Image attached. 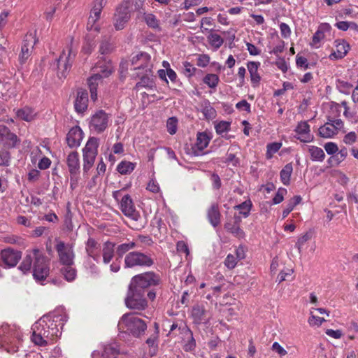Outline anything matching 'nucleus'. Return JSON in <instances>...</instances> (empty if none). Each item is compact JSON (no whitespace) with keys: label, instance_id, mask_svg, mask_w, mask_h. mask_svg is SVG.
Here are the masks:
<instances>
[{"label":"nucleus","instance_id":"obj_1","mask_svg":"<svg viewBox=\"0 0 358 358\" xmlns=\"http://www.w3.org/2000/svg\"><path fill=\"white\" fill-rule=\"evenodd\" d=\"M33 268V276L36 281L42 282L49 275V259L38 249L27 252L19 268L24 273Z\"/></svg>","mask_w":358,"mask_h":358},{"label":"nucleus","instance_id":"obj_2","mask_svg":"<svg viewBox=\"0 0 358 358\" xmlns=\"http://www.w3.org/2000/svg\"><path fill=\"white\" fill-rule=\"evenodd\" d=\"M32 342L37 345L45 346L49 340H53L61 335L57 323L48 316H43L31 327Z\"/></svg>","mask_w":358,"mask_h":358},{"label":"nucleus","instance_id":"obj_3","mask_svg":"<svg viewBox=\"0 0 358 358\" xmlns=\"http://www.w3.org/2000/svg\"><path fill=\"white\" fill-rule=\"evenodd\" d=\"M117 326L120 331L131 334L136 337L143 334L147 329L145 322L133 313L123 315Z\"/></svg>","mask_w":358,"mask_h":358},{"label":"nucleus","instance_id":"obj_4","mask_svg":"<svg viewBox=\"0 0 358 358\" xmlns=\"http://www.w3.org/2000/svg\"><path fill=\"white\" fill-rule=\"evenodd\" d=\"M99 138L91 137L83 148V175H87L88 171L93 167L96 157L98 154L99 145Z\"/></svg>","mask_w":358,"mask_h":358},{"label":"nucleus","instance_id":"obj_5","mask_svg":"<svg viewBox=\"0 0 358 358\" xmlns=\"http://www.w3.org/2000/svg\"><path fill=\"white\" fill-rule=\"evenodd\" d=\"M160 282V278L153 272H145L134 275L129 283L130 287L145 292V289L155 286Z\"/></svg>","mask_w":358,"mask_h":358},{"label":"nucleus","instance_id":"obj_6","mask_svg":"<svg viewBox=\"0 0 358 358\" xmlns=\"http://www.w3.org/2000/svg\"><path fill=\"white\" fill-rule=\"evenodd\" d=\"M124 301L126 306L131 310H143L148 307L145 292L130 286H129Z\"/></svg>","mask_w":358,"mask_h":358},{"label":"nucleus","instance_id":"obj_7","mask_svg":"<svg viewBox=\"0 0 358 358\" xmlns=\"http://www.w3.org/2000/svg\"><path fill=\"white\" fill-rule=\"evenodd\" d=\"M154 264L152 259L140 252H130L126 255L124 260V268L136 266H151Z\"/></svg>","mask_w":358,"mask_h":358},{"label":"nucleus","instance_id":"obj_8","mask_svg":"<svg viewBox=\"0 0 358 358\" xmlns=\"http://www.w3.org/2000/svg\"><path fill=\"white\" fill-rule=\"evenodd\" d=\"M130 18L129 2L124 1L117 7L113 16V25L115 29H123Z\"/></svg>","mask_w":358,"mask_h":358},{"label":"nucleus","instance_id":"obj_9","mask_svg":"<svg viewBox=\"0 0 358 358\" xmlns=\"http://www.w3.org/2000/svg\"><path fill=\"white\" fill-rule=\"evenodd\" d=\"M109 122L110 115L103 110H100L91 117L89 128L91 131L100 134L106 129Z\"/></svg>","mask_w":358,"mask_h":358},{"label":"nucleus","instance_id":"obj_10","mask_svg":"<svg viewBox=\"0 0 358 358\" xmlns=\"http://www.w3.org/2000/svg\"><path fill=\"white\" fill-rule=\"evenodd\" d=\"M76 57V52L73 50L72 45L68 47V54L64 50L59 57L57 59L58 68V76L65 78L69 71L71 64Z\"/></svg>","mask_w":358,"mask_h":358},{"label":"nucleus","instance_id":"obj_11","mask_svg":"<svg viewBox=\"0 0 358 358\" xmlns=\"http://www.w3.org/2000/svg\"><path fill=\"white\" fill-rule=\"evenodd\" d=\"M59 262L64 266H72L74 262L75 254L73 246L62 241L57 242L55 246Z\"/></svg>","mask_w":358,"mask_h":358},{"label":"nucleus","instance_id":"obj_12","mask_svg":"<svg viewBox=\"0 0 358 358\" xmlns=\"http://www.w3.org/2000/svg\"><path fill=\"white\" fill-rule=\"evenodd\" d=\"M66 164L71 175V187L73 189L78 183L80 169L79 154L76 151L71 152L66 157Z\"/></svg>","mask_w":358,"mask_h":358},{"label":"nucleus","instance_id":"obj_13","mask_svg":"<svg viewBox=\"0 0 358 358\" xmlns=\"http://www.w3.org/2000/svg\"><path fill=\"white\" fill-rule=\"evenodd\" d=\"M0 143L8 148H13L20 143V139L6 125L0 124Z\"/></svg>","mask_w":358,"mask_h":358},{"label":"nucleus","instance_id":"obj_14","mask_svg":"<svg viewBox=\"0 0 358 358\" xmlns=\"http://www.w3.org/2000/svg\"><path fill=\"white\" fill-rule=\"evenodd\" d=\"M136 248V243L134 241H130L128 243H124L118 245L116 248V252L119 257L117 258L112 264L110 265V270L112 272H118L120 269L121 265V258L122 256L129 250Z\"/></svg>","mask_w":358,"mask_h":358},{"label":"nucleus","instance_id":"obj_15","mask_svg":"<svg viewBox=\"0 0 358 358\" xmlns=\"http://www.w3.org/2000/svg\"><path fill=\"white\" fill-rule=\"evenodd\" d=\"M294 131L296 133L295 137L303 143H310L314 139V136L310 131V125L306 121L299 122Z\"/></svg>","mask_w":358,"mask_h":358},{"label":"nucleus","instance_id":"obj_16","mask_svg":"<svg viewBox=\"0 0 358 358\" xmlns=\"http://www.w3.org/2000/svg\"><path fill=\"white\" fill-rule=\"evenodd\" d=\"M131 65L134 70L151 69L150 56L146 52H140L133 55L131 59Z\"/></svg>","mask_w":358,"mask_h":358},{"label":"nucleus","instance_id":"obj_17","mask_svg":"<svg viewBox=\"0 0 358 358\" xmlns=\"http://www.w3.org/2000/svg\"><path fill=\"white\" fill-rule=\"evenodd\" d=\"M120 208L123 214L134 220H137L138 214L135 209L133 201L129 194L124 195L120 201Z\"/></svg>","mask_w":358,"mask_h":358},{"label":"nucleus","instance_id":"obj_18","mask_svg":"<svg viewBox=\"0 0 358 358\" xmlns=\"http://www.w3.org/2000/svg\"><path fill=\"white\" fill-rule=\"evenodd\" d=\"M36 43L34 36L32 34L25 36L24 43L21 48V52L19 55L20 62L24 63L31 55V52Z\"/></svg>","mask_w":358,"mask_h":358},{"label":"nucleus","instance_id":"obj_19","mask_svg":"<svg viewBox=\"0 0 358 358\" xmlns=\"http://www.w3.org/2000/svg\"><path fill=\"white\" fill-rule=\"evenodd\" d=\"M3 262L8 267H13L17 265L21 258V252L8 248L1 251V253Z\"/></svg>","mask_w":358,"mask_h":358},{"label":"nucleus","instance_id":"obj_20","mask_svg":"<svg viewBox=\"0 0 358 358\" xmlns=\"http://www.w3.org/2000/svg\"><path fill=\"white\" fill-rule=\"evenodd\" d=\"M83 131L79 127L71 128L67 134L66 142L70 148H77L80 146L83 139Z\"/></svg>","mask_w":358,"mask_h":358},{"label":"nucleus","instance_id":"obj_21","mask_svg":"<svg viewBox=\"0 0 358 358\" xmlns=\"http://www.w3.org/2000/svg\"><path fill=\"white\" fill-rule=\"evenodd\" d=\"M101 248L100 244L92 238H89L85 243V251L87 255L92 258L97 263L101 259L100 251Z\"/></svg>","mask_w":358,"mask_h":358},{"label":"nucleus","instance_id":"obj_22","mask_svg":"<svg viewBox=\"0 0 358 358\" xmlns=\"http://www.w3.org/2000/svg\"><path fill=\"white\" fill-rule=\"evenodd\" d=\"M336 50L329 55V59H340L343 58L350 50L349 44L344 40H336L334 42Z\"/></svg>","mask_w":358,"mask_h":358},{"label":"nucleus","instance_id":"obj_23","mask_svg":"<svg viewBox=\"0 0 358 358\" xmlns=\"http://www.w3.org/2000/svg\"><path fill=\"white\" fill-rule=\"evenodd\" d=\"M331 26L328 23H322L318 27L317 31L314 34L310 45L315 48L320 46V42L324 38L325 34L329 33Z\"/></svg>","mask_w":358,"mask_h":358},{"label":"nucleus","instance_id":"obj_24","mask_svg":"<svg viewBox=\"0 0 358 358\" xmlns=\"http://www.w3.org/2000/svg\"><path fill=\"white\" fill-rule=\"evenodd\" d=\"M210 141V137L206 132H199L196 135V140L193 148L196 155L200 153L208 147Z\"/></svg>","mask_w":358,"mask_h":358},{"label":"nucleus","instance_id":"obj_25","mask_svg":"<svg viewBox=\"0 0 358 358\" xmlns=\"http://www.w3.org/2000/svg\"><path fill=\"white\" fill-rule=\"evenodd\" d=\"M207 218L211 225L216 227L220 224L221 213L217 203H213L207 210Z\"/></svg>","mask_w":358,"mask_h":358},{"label":"nucleus","instance_id":"obj_26","mask_svg":"<svg viewBox=\"0 0 358 358\" xmlns=\"http://www.w3.org/2000/svg\"><path fill=\"white\" fill-rule=\"evenodd\" d=\"M94 69L97 72L96 73L101 76V79L109 76L114 71L111 62L106 59L99 60L95 65Z\"/></svg>","mask_w":358,"mask_h":358},{"label":"nucleus","instance_id":"obj_27","mask_svg":"<svg viewBox=\"0 0 358 358\" xmlns=\"http://www.w3.org/2000/svg\"><path fill=\"white\" fill-rule=\"evenodd\" d=\"M101 250L103 263L104 264H108L114 257L115 244L110 241H106L103 243Z\"/></svg>","mask_w":358,"mask_h":358},{"label":"nucleus","instance_id":"obj_28","mask_svg":"<svg viewBox=\"0 0 358 358\" xmlns=\"http://www.w3.org/2000/svg\"><path fill=\"white\" fill-rule=\"evenodd\" d=\"M179 329L180 330V333L183 334L185 338L187 340L184 345V350L187 352L193 351L196 348V341L193 337L192 331L186 325L180 327Z\"/></svg>","mask_w":358,"mask_h":358},{"label":"nucleus","instance_id":"obj_29","mask_svg":"<svg viewBox=\"0 0 358 358\" xmlns=\"http://www.w3.org/2000/svg\"><path fill=\"white\" fill-rule=\"evenodd\" d=\"M88 94L85 91H78L74 102V107L78 113L84 112L87 108Z\"/></svg>","mask_w":358,"mask_h":358},{"label":"nucleus","instance_id":"obj_30","mask_svg":"<svg viewBox=\"0 0 358 358\" xmlns=\"http://www.w3.org/2000/svg\"><path fill=\"white\" fill-rule=\"evenodd\" d=\"M241 221L240 217H236L234 223L227 222L224 224L225 229L238 238H242L245 236L244 231L240 228Z\"/></svg>","mask_w":358,"mask_h":358},{"label":"nucleus","instance_id":"obj_31","mask_svg":"<svg viewBox=\"0 0 358 358\" xmlns=\"http://www.w3.org/2000/svg\"><path fill=\"white\" fill-rule=\"evenodd\" d=\"M102 83L101 76L94 73L88 79V86L90 91V97L93 101L97 99V87Z\"/></svg>","mask_w":358,"mask_h":358},{"label":"nucleus","instance_id":"obj_32","mask_svg":"<svg viewBox=\"0 0 358 358\" xmlns=\"http://www.w3.org/2000/svg\"><path fill=\"white\" fill-rule=\"evenodd\" d=\"M259 64V62H250L248 64V69L250 75L251 82L255 86L258 85L261 80V77L258 73Z\"/></svg>","mask_w":358,"mask_h":358},{"label":"nucleus","instance_id":"obj_33","mask_svg":"<svg viewBox=\"0 0 358 358\" xmlns=\"http://www.w3.org/2000/svg\"><path fill=\"white\" fill-rule=\"evenodd\" d=\"M192 315L194 322L196 324L203 323L207 320L206 311L203 307L200 306H196L193 308Z\"/></svg>","mask_w":358,"mask_h":358},{"label":"nucleus","instance_id":"obj_34","mask_svg":"<svg viewBox=\"0 0 358 358\" xmlns=\"http://www.w3.org/2000/svg\"><path fill=\"white\" fill-rule=\"evenodd\" d=\"M152 71L151 69L145 70V75L142 76L141 78V80L136 85V88L139 87H147V88H152L154 87V82L152 78Z\"/></svg>","mask_w":358,"mask_h":358},{"label":"nucleus","instance_id":"obj_35","mask_svg":"<svg viewBox=\"0 0 358 358\" xmlns=\"http://www.w3.org/2000/svg\"><path fill=\"white\" fill-rule=\"evenodd\" d=\"M201 112L208 119H213L216 115V111L208 100H203L200 103Z\"/></svg>","mask_w":358,"mask_h":358},{"label":"nucleus","instance_id":"obj_36","mask_svg":"<svg viewBox=\"0 0 358 358\" xmlns=\"http://www.w3.org/2000/svg\"><path fill=\"white\" fill-rule=\"evenodd\" d=\"M337 134L338 133L336 132V129L331 122H327L319 128V134L322 138H332Z\"/></svg>","mask_w":358,"mask_h":358},{"label":"nucleus","instance_id":"obj_37","mask_svg":"<svg viewBox=\"0 0 358 358\" xmlns=\"http://www.w3.org/2000/svg\"><path fill=\"white\" fill-rule=\"evenodd\" d=\"M16 115L19 119L22 120L30 122L35 118L36 113L32 108L24 107L17 110L16 112Z\"/></svg>","mask_w":358,"mask_h":358},{"label":"nucleus","instance_id":"obj_38","mask_svg":"<svg viewBox=\"0 0 358 358\" xmlns=\"http://www.w3.org/2000/svg\"><path fill=\"white\" fill-rule=\"evenodd\" d=\"M308 150L313 161L322 162L324 159L325 154L322 148L314 145H309L308 146Z\"/></svg>","mask_w":358,"mask_h":358},{"label":"nucleus","instance_id":"obj_39","mask_svg":"<svg viewBox=\"0 0 358 358\" xmlns=\"http://www.w3.org/2000/svg\"><path fill=\"white\" fill-rule=\"evenodd\" d=\"M293 171V166L291 163L287 164L280 172V180L285 185L290 183L291 175Z\"/></svg>","mask_w":358,"mask_h":358},{"label":"nucleus","instance_id":"obj_40","mask_svg":"<svg viewBox=\"0 0 358 358\" xmlns=\"http://www.w3.org/2000/svg\"><path fill=\"white\" fill-rule=\"evenodd\" d=\"M136 164L128 161H122L117 166V171L122 175L130 174L135 169Z\"/></svg>","mask_w":358,"mask_h":358},{"label":"nucleus","instance_id":"obj_41","mask_svg":"<svg viewBox=\"0 0 358 358\" xmlns=\"http://www.w3.org/2000/svg\"><path fill=\"white\" fill-rule=\"evenodd\" d=\"M114 49L113 43L111 42L110 38H103L99 47V52L101 55H107L110 52Z\"/></svg>","mask_w":358,"mask_h":358},{"label":"nucleus","instance_id":"obj_42","mask_svg":"<svg viewBox=\"0 0 358 358\" xmlns=\"http://www.w3.org/2000/svg\"><path fill=\"white\" fill-rule=\"evenodd\" d=\"M251 207H252L251 201L247 200V201L241 203V204L236 205V206H234V208L238 210L239 213L243 215L244 217H247L250 214Z\"/></svg>","mask_w":358,"mask_h":358},{"label":"nucleus","instance_id":"obj_43","mask_svg":"<svg viewBox=\"0 0 358 358\" xmlns=\"http://www.w3.org/2000/svg\"><path fill=\"white\" fill-rule=\"evenodd\" d=\"M143 19L148 27L152 29H157L159 27V20L152 13H144Z\"/></svg>","mask_w":358,"mask_h":358},{"label":"nucleus","instance_id":"obj_44","mask_svg":"<svg viewBox=\"0 0 358 358\" xmlns=\"http://www.w3.org/2000/svg\"><path fill=\"white\" fill-rule=\"evenodd\" d=\"M282 143L274 142L268 143L266 146V159H270L273 157V155L276 153L281 148Z\"/></svg>","mask_w":358,"mask_h":358},{"label":"nucleus","instance_id":"obj_45","mask_svg":"<svg viewBox=\"0 0 358 358\" xmlns=\"http://www.w3.org/2000/svg\"><path fill=\"white\" fill-rule=\"evenodd\" d=\"M102 10L98 9L96 8L93 7L91 12L90 15L88 19L87 27L90 25V29H92L94 24L96 23L97 20H99L101 16V13Z\"/></svg>","mask_w":358,"mask_h":358},{"label":"nucleus","instance_id":"obj_46","mask_svg":"<svg viewBox=\"0 0 358 358\" xmlns=\"http://www.w3.org/2000/svg\"><path fill=\"white\" fill-rule=\"evenodd\" d=\"M210 44L215 49L220 48L223 43V38L217 34H211L208 37Z\"/></svg>","mask_w":358,"mask_h":358},{"label":"nucleus","instance_id":"obj_47","mask_svg":"<svg viewBox=\"0 0 358 358\" xmlns=\"http://www.w3.org/2000/svg\"><path fill=\"white\" fill-rule=\"evenodd\" d=\"M203 83L210 88L217 87L219 83V77L216 74H207L203 80Z\"/></svg>","mask_w":358,"mask_h":358},{"label":"nucleus","instance_id":"obj_48","mask_svg":"<svg viewBox=\"0 0 358 358\" xmlns=\"http://www.w3.org/2000/svg\"><path fill=\"white\" fill-rule=\"evenodd\" d=\"M62 272L65 279L69 282L76 278V271L72 267V266H65V267L62 269Z\"/></svg>","mask_w":358,"mask_h":358},{"label":"nucleus","instance_id":"obj_49","mask_svg":"<svg viewBox=\"0 0 358 358\" xmlns=\"http://www.w3.org/2000/svg\"><path fill=\"white\" fill-rule=\"evenodd\" d=\"M336 87L341 93L348 94L352 87V85L347 81L338 79L336 81Z\"/></svg>","mask_w":358,"mask_h":358},{"label":"nucleus","instance_id":"obj_50","mask_svg":"<svg viewBox=\"0 0 358 358\" xmlns=\"http://www.w3.org/2000/svg\"><path fill=\"white\" fill-rule=\"evenodd\" d=\"M119 352L115 346L108 345L104 348L102 356L103 358H116Z\"/></svg>","mask_w":358,"mask_h":358},{"label":"nucleus","instance_id":"obj_51","mask_svg":"<svg viewBox=\"0 0 358 358\" xmlns=\"http://www.w3.org/2000/svg\"><path fill=\"white\" fill-rule=\"evenodd\" d=\"M231 122L227 121H220L215 124V129L217 134H222L230 129Z\"/></svg>","mask_w":358,"mask_h":358},{"label":"nucleus","instance_id":"obj_52","mask_svg":"<svg viewBox=\"0 0 358 358\" xmlns=\"http://www.w3.org/2000/svg\"><path fill=\"white\" fill-rule=\"evenodd\" d=\"M177 124L178 120L175 117H172L168 119L166 122V128L168 132L173 135L177 131Z\"/></svg>","mask_w":358,"mask_h":358},{"label":"nucleus","instance_id":"obj_53","mask_svg":"<svg viewBox=\"0 0 358 358\" xmlns=\"http://www.w3.org/2000/svg\"><path fill=\"white\" fill-rule=\"evenodd\" d=\"M325 321L326 320L324 318L315 316L313 315L311 313L310 316L308 318V322L312 327H320Z\"/></svg>","mask_w":358,"mask_h":358},{"label":"nucleus","instance_id":"obj_54","mask_svg":"<svg viewBox=\"0 0 358 358\" xmlns=\"http://www.w3.org/2000/svg\"><path fill=\"white\" fill-rule=\"evenodd\" d=\"M237 258L234 255L229 254L224 260V265L229 269H233L237 264Z\"/></svg>","mask_w":358,"mask_h":358},{"label":"nucleus","instance_id":"obj_55","mask_svg":"<svg viewBox=\"0 0 358 358\" xmlns=\"http://www.w3.org/2000/svg\"><path fill=\"white\" fill-rule=\"evenodd\" d=\"M311 238V234L307 232L303 234L298 238V241L296 243V246L297 247L299 250H301V247L310 239Z\"/></svg>","mask_w":358,"mask_h":358},{"label":"nucleus","instance_id":"obj_56","mask_svg":"<svg viewBox=\"0 0 358 358\" xmlns=\"http://www.w3.org/2000/svg\"><path fill=\"white\" fill-rule=\"evenodd\" d=\"M287 193V190L285 188L278 189L276 194L273 199V203L274 204H278L281 203L284 199V195Z\"/></svg>","mask_w":358,"mask_h":358},{"label":"nucleus","instance_id":"obj_57","mask_svg":"<svg viewBox=\"0 0 358 358\" xmlns=\"http://www.w3.org/2000/svg\"><path fill=\"white\" fill-rule=\"evenodd\" d=\"M357 139V136L355 132L351 131L345 135L343 141L345 144L352 145L356 142Z\"/></svg>","mask_w":358,"mask_h":358},{"label":"nucleus","instance_id":"obj_58","mask_svg":"<svg viewBox=\"0 0 358 358\" xmlns=\"http://www.w3.org/2000/svg\"><path fill=\"white\" fill-rule=\"evenodd\" d=\"M280 30L281 36L283 38H287L290 36L292 31H291L290 27H289V25L287 24L284 23V22L280 23Z\"/></svg>","mask_w":358,"mask_h":358},{"label":"nucleus","instance_id":"obj_59","mask_svg":"<svg viewBox=\"0 0 358 358\" xmlns=\"http://www.w3.org/2000/svg\"><path fill=\"white\" fill-rule=\"evenodd\" d=\"M271 350L278 353L280 357L285 356L287 354L286 350L278 342H274L271 346Z\"/></svg>","mask_w":358,"mask_h":358},{"label":"nucleus","instance_id":"obj_60","mask_svg":"<svg viewBox=\"0 0 358 358\" xmlns=\"http://www.w3.org/2000/svg\"><path fill=\"white\" fill-rule=\"evenodd\" d=\"M324 148L328 155L335 154L338 150L337 145L333 142L327 143Z\"/></svg>","mask_w":358,"mask_h":358},{"label":"nucleus","instance_id":"obj_61","mask_svg":"<svg viewBox=\"0 0 358 358\" xmlns=\"http://www.w3.org/2000/svg\"><path fill=\"white\" fill-rule=\"evenodd\" d=\"M183 66H184V73L186 76L190 77L194 73V72L196 71V68L194 67L189 62H185L183 63Z\"/></svg>","mask_w":358,"mask_h":358},{"label":"nucleus","instance_id":"obj_62","mask_svg":"<svg viewBox=\"0 0 358 358\" xmlns=\"http://www.w3.org/2000/svg\"><path fill=\"white\" fill-rule=\"evenodd\" d=\"M210 62V57L207 55H200L197 59V65L201 67H206Z\"/></svg>","mask_w":358,"mask_h":358},{"label":"nucleus","instance_id":"obj_63","mask_svg":"<svg viewBox=\"0 0 358 358\" xmlns=\"http://www.w3.org/2000/svg\"><path fill=\"white\" fill-rule=\"evenodd\" d=\"M236 107L240 110H245L248 113L250 112V104L246 100H242L238 102Z\"/></svg>","mask_w":358,"mask_h":358},{"label":"nucleus","instance_id":"obj_64","mask_svg":"<svg viewBox=\"0 0 358 358\" xmlns=\"http://www.w3.org/2000/svg\"><path fill=\"white\" fill-rule=\"evenodd\" d=\"M177 251L180 253H185L188 255L189 253L187 245L184 241H179L177 243Z\"/></svg>","mask_w":358,"mask_h":358}]
</instances>
